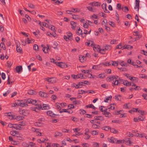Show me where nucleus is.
I'll use <instances>...</instances> for the list:
<instances>
[{
    "label": "nucleus",
    "mask_w": 147,
    "mask_h": 147,
    "mask_svg": "<svg viewBox=\"0 0 147 147\" xmlns=\"http://www.w3.org/2000/svg\"><path fill=\"white\" fill-rule=\"evenodd\" d=\"M107 4L105 3H103L102 5V7L103 9H105L107 8Z\"/></svg>",
    "instance_id": "c03bdc74"
},
{
    "label": "nucleus",
    "mask_w": 147,
    "mask_h": 147,
    "mask_svg": "<svg viewBox=\"0 0 147 147\" xmlns=\"http://www.w3.org/2000/svg\"><path fill=\"white\" fill-rule=\"evenodd\" d=\"M85 131L84 135H87L88 133L89 132V130L88 128H86L85 130Z\"/></svg>",
    "instance_id": "774afa93"
},
{
    "label": "nucleus",
    "mask_w": 147,
    "mask_h": 147,
    "mask_svg": "<svg viewBox=\"0 0 147 147\" xmlns=\"http://www.w3.org/2000/svg\"><path fill=\"white\" fill-rule=\"evenodd\" d=\"M12 64L10 61H8L7 62L6 66L8 67H10Z\"/></svg>",
    "instance_id": "c9c22d12"
},
{
    "label": "nucleus",
    "mask_w": 147,
    "mask_h": 147,
    "mask_svg": "<svg viewBox=\"0 0 147 147\" xmlns=\"http://www.w3.org/2000/svg\"><path fill=\"white\" fill-rule=\"evenodd\" d=\"M91 133V134L93 136L97 135L98 134V132L95 130H94L92 131Z\"/></svg>",
    "instance_id": "72a5a7b5"
},
{
    "label": "nucleus",
    "mask_w": 147,
    "mask_h": 147,
    "mask_svg": "<svg viewBox=\"0 0 147 147\" xmlns=\"http://www.w3.org/2000/svg\"><path fill=\"white\" fill-rule=\"evenodd\" d=\"M17 131H11L10 133L11 134L14 136H16V134Z\"/></svg>",
    "instance_id": "8fccbe9b"
},
{
    "label": "nucleus",
    "mask_w": 147,
    "mask_h": 147,
    "mask_svg": "<svg viewBox=\"0 0 147 147\" xmlns=\"http://www.w3.org/2000/svg\"><path fill=\"white\" fill-rule=\"evenodd\" d=\"M120 64L122 66H127V63H123V61H122V62H120Z\"/></svg>",
    "instance_id": "69168bd1"
},
{
    "label": "nucleus",
    "mask_w": 147,
    "mask_h": 147,
    "mask_svg": "<svg viewBox=\"0 0 147 147\" xmlns=\"http://www.w3.org/2000/svg\"><path fill=\"white\" fill-rule=\"evenodd\" d=\"M49 29H51L54 32H55L56 30L55 28V27L53 25L51 26V27H49Z\"/></svg>",
    "instance_id": "e2e57ef3"
},
{
    "label": "nucleus",
    "mask_w": 147,
    "mask_h": 147,
    "mask_svg": "<svg viewBox=\"0 0 147 147\" xmlns=\"http://www.w3.org/2000/svg\"><path fill=\"white\" fill-rule=\"evenodd\" d=\"M34 124L35 125L38 127L41 126L42 125V123L39 121L35 122Z\"/></svg>",
    "instance_id": "c756f323"
},
{
    "label": "nucleus",
    "mask_w": 147,
    "mask_h": 147,
    "mask_svg": "<svg viewBox=\"0 0 147 147\" xmlns=\"http://www.w3.org/2000/svg\"><path fill=\"white\" fill-rule=\"evenodd\" d=\"M112 63L111 64L112 65H113L114 66H117L118 65V63L117 62L112 61Z\"/></svg>",
    "instance_id": "49530a36"
},
{
    "label": "nucleus",
    "mask_w": 147,
    "mask_h": 147,
    "mask_svg": "<svg viewBox=\"0 0 147 147\" xmlns=\"http://www.w3.org/2000/svg\"><path fill=\"white\" fill-rule=\"evenodd\" d=\"M100 3L98 2L94 1L93 2L90 3H89V5H92V6H100Z\"/></svg>",
    "instance_id": "6e6552de"
},
{
    "label": "nucleus",
    "mask_w": 147,
    "mask_h": 147,
    "mask_svg": "<svg viewBox=\"0 0 147 147\" xmlns=\"http://www.w3.org/2000/svg\"><path fill=\"white\" fill-rule=\"evenodd\" d=\"M10 92V90H9L6 92L5 93H3V95L4 96H6L7 95L9 94Z\"/></svg>",
    "instance_id": "79ce46f5"
},
{
    "label": "nucleus",
    "mask_w": 147,
    "mask_h": 147,
    "mask_svg": "<svg viewBox=\"0 0 147 147\" xmlns=\"http://www.w3.org/2000/svg\"><path fill=\"white\" fill-rule=\"evenodd\" d=\"M130 138H125L124 140H123V143H124V142H128V144H130L131 143V141L130 140Z\"/></svg>",
    "instance_id": "6ab92c4d"
},
{
    "label": "nucleus",
    "mask_w": 147,
    "mask_h": 147,
    "mask_svg": "<svg viewBox=\"0 0 147 147\" xmlns=\"http://www.w3.org/2000/svg\"><path fill=\"white\" fill-rule=\"evenodd\" d=\"M93 94L95 93V91L93 90H89L86 91V93Z\"/></svg>",
    "instance_id": "864d4df0"
},
{
    "label": "nucleus",
    "mask_w": 147,
    "mask_h": 147,
    "mask_svg": "<svg viewBox=\"0 0 147 147\" xmlns=\"http://www.w3.org/2000/svg\"><path fill=\"white\" fill-rule=\"evenodd\" d=\"M92 127L94 129H98L100 127V126L96 124H93L92 125Z\"/></svg>",
    "instance_id": "2f4dec72"
},
{
    "label": "nucleus",
    "mask_w": 147,
    "mask_h": 147,
    "mask_svg": "<svg viewBox=\"0 0 147 147\" xmlns=\"http://www.w3.org/2000/svg\"><path fill=\"white\" fill-rule=\"evenodd\" d=\"M26 100H25L24 102L22 101L18 100L16 102V105L22 107H26L28 105L27 104L28 103H27L26 102Z\"/></svg>",
    "instance_id": "7ed1b4c3"
},
{
    "label": "nucleus",
    "mask_w": 147,
    "mask_h": 147,
    "mask_svg": "<svg viewBox=\"0 0 147 147\" xmlns=\"http://www.w3.org/2000/svg\"><path fill=\"white\" fill-rule=\"evenodd\" d=\"M105 45V46H104V47H105L104 49L106 51V50L110 51L112 47L111 45Z\"/></svg>",
    "instance_id": "2eb2a0df"
},
{
    "label": "nucleus",
    "mask_w": 147,
    "mask_h": 147,
    "mask_svg": "<svg viewBox=\"0 0 147 147\" xmlns=\"http://www.w3.org/2000/svg\"><path fill=\"white\" fill-rule=\"evenodd\" d=\"M99 51L100 53L102 54H104L106 53V51L104 49H101L100 48L99 49Z\"/></svg>",
    "instance_id": "412c9836"
},
{
    "label": "nucleus",
    "mask_w": 147,
    "mask_h": 147,
    "mask_svg": "<svg viewBox=\"0 0 147 147\" xmlns=\"http://www.w3.org/2000/svg\"><path fill=\"white\" fill-rule=\"evenodd\" d=\"M61 109H60L59 111V112L61 113H62L63 112H67V110H68L67 109H62L61 110Z\"/></svg>",
    "instance_id": "13d9d810"
},
{
    "label": "nucleus",
    "mask_w": 147,
    "mask_h": 147,
    "mask_svg": "<svg viewBox=\"0 0 147 147\" xmlns=\"http://www.w3.org/2000/svg\"><path fill=\"white\" fill-rule=\"evenodd\" d=\"M144 118V117L142 116H139L138 117V120L141 121H143Z\"/></svg>",
    "instance_id": "0e129e2a"
},
{
    "label": "nucleus",
    "mask_w": 147,
    "mask_h": 147,
    "mask_svg": "<svg viewBox=\"0 0 147 147\" xmlns=\"http://www.w3.org/2000/svg\"><path fill=\"white\" fill-rule=\"evenodd\" d=\"M24 117L20 116H18L16 117L15 119L19 121L23 119Z\"/></svg>",
    "instance_id": "473e14b6"
},
{
    "label": "nucleus",
    "mask_w": 147,
    "mask_h": 147,
    "mask_svg": "<svg viewBox=\"0 0 147 147\" xmlns=\"http://www.w3.org/2000/svg\"><path fill=\"white\" fill-rule=\"evenodd\" d=\"M123 84L125 86H128V84H129V82L126 80H123Z\"/></svg>",
    "instance_id": "e433bc0d"
},
{
    "label": "nucleus",
    "mask_w": 147,
    "mask_h": 147,
    "mask_svg": "<svg viewBox=\"0 0 147 147\" xmlns=\"http://www.w3.org/2000/svg\"><path fill=\"white\" fill-rule=\"evenodd\" d=\"M110 131L112 133L115 134H117L118 133V131L116 130L115 128H110Z\"/></svg>",
    "instance_id": "aec40b11"
},
{
    "label": "nucleus",
    "mask_w": 147,
    "mask_h": 147,
    "mask_svg": "<svg viewBox=\"0 0 147 147\" xmlns=\"http://www.w3.org/2000/svg\"><path fill=\"white\" fill-rule=\"evenodd\" d=\"M127 136H129L130 137H132L134 136L133 134L132 133L129 132H127Z\"/></svg>",
    "instance_id": "bf43d9fd"
},
{
    "label": "nucleus",
    "mask_w": 147,
    "mask_h": 147,
    "mask_svg": "<svg viewBox=\"0 0 147 147\" xmlns=\"http://www.w3.org/2000/svg\"><path fill=\"white\" fill-rule=\"evenodd\" d=\"M47 49H46V50L45 51V49H46L45 47L44 46V45H43L42 44L41 45L42 47H43L42 50L43 51V52L45 53H48V50L49 49V45H47Z\"/></svg>",
    "instance_id": "1a4fd4ad"
},
{
    "label": "nucleus",
    "mask_w": 147,
    "mask_h": 147,
    "mask_svg": "<svg viewBox=\"0 0 147 147\" xmlns=\"http://www.w3.org/2000/svg\"><path fill=\"white\" fill-rule=\"evenodd\" d=\"M43 106L42 107L41 106V105H38V107H35L34 108V109H32L33 111H36V109H41L42 110H48L49 109V107L46 104H43Z\"/></svg>",
    "instance_id": "f03ea898"
},
{
    "label": "nucleus",
    "mask_w": 147,
    "mask_h": 147,
    "mask_svg": "<svg viewBox=\"0 0 147 147\" xmlns=\"http://www.w3.org/2000/svg\"><path fill=\"white\" fill-rule=\"evenodd\" d=\"M34 91L33 90H28V93L30 95H33L34 94Z\"/></svg>",
    "instance_id": "c85d7f7f"
},
{
    "label": "nucleus",
    "mask_w": 147,
    "mask_h": 147,
    "mask_svg": "<svg viewBox=\"0 0 147 147\" xmlns=\"http://www.w3.org/2000/svg\"><path fill=\"white\" fill-rule=\"evenodd\" d=\"M140 77L142 78H145L147 79V76L143 74L140 75Z\"/></svg>",
    "instance_id": "680f3d73"
},
{
    "label": "nucleus",
    "mask_w": 147,
    "mask_h": 147,
    "mask_svg": "<svg viewBox=\"0 0 147 147\" xmlns=\"http://www.w3.org/2000/svg\"><path fill=\"white\" fill-rule=\"evenodd\" d=\"M93 7L92 6V7L90 6H88L87 7V8L89 10V11H94L93 10Z\"/></svg>",
    "instance_id": "6e6d98bb"
},
{
    "label": "nucleus",
    "mask_w": 147,
    "mask_h": 147,
    "mask_svg": "<svg viewBox=\"0 0 147 147\" xmlns=\"http://www.w3.org/2000/svg\"><path fill=\"white\" fill-rule=\"evenodd\" d=\"M140 87L138 86H136L135 88H130L129 89L130 90L132 91V89H134L136 90H139Z\"/></svg>",
    "instance_id": "cd10ccee"
},
{
    "label": "nucleus",
    "mask_w": 147,
    "mask_h": 147,
    "mask_svg": "<svg viewBox=\"0 0 147 147\" xmlns=\"http://www.w3.org/2000/svg\"><path fill=\"white\" fill-rule=\"evenodd\" d=\"M107 80L109 82L113 81L112 85V86H114L115 85H118L119 83L118 80H120L119 78L116 76H111L107 77Z\"/></svg>",
    "instance_id": "f257e3e1"
},
{
    "label": "nucleus",
    "mask_w": 147,
    "mask_h": 147,
    "mask_svg": "<svg viewBox=\"0 0 147 147\" xmlns=\"http://www.w3.org/2000/svg\"><path fill=\"white\" fill-rule=\"evenodd\" d=\"M73 34L69 32L67 33V36L64 35V38L66 41H68V40H73Z\"/></svg>",
    "instance_id": "20e7f679"
},
{
    "label": "nucleus",
    "mask_w": 147,
    "mask_h": 147,
    "mask_svg": "<svg viewBox=\"0 0 147 147\" xmlns=\"http://www.w3.org/2000/svg\"><path fill=\"white\" fill-rule=\"evenodd\" d=\"M108 140L109 142L112 143H114L115 142V141H116V140L113 137H111L110 138H108Z\"/></svg>",
    "instance_id": "f3484780"
},
{
    "label": "nucleus",
    "mask_w": 147,
    "mask_h": 147,
    "mask_svg": "<svg viewBox=\"0 0 147 147\" xmlns=\"http://www.w3.org/2000/svg\"><path fill=\"white\" fill-rule=\"evenodd\" d=\"M85 136L84 137V139L86 140H88L90 137V136L87 134V135H85Z\"/></svg>",
    "instance_id": "4c0bfd02"
},
{
    "label": "nucleus",
    "mask_w": 147,
    "mask_h": 147,
    "mask_svg": "<svg viewBox=\"0 0 147 147\" xmlns=\"http://www.w3.org/2000/svg\"><path fill=\"white\" fill-rule=\"evenodd\" d=\"M111 64L110 62H106L105 63H103V65L106 66L110 65Z\"/></svg>",
    "instance_id": "052dcab7"
},
{
    "label": "nucleus",
    "mask_w": 147,
    "mask_h": 147,
    "mask_svg": "<svg viewBox=\"0 0 147 147\" xmlns=\"http://www.w3.org/2000/svg\"><path fill=\"white\" fill-rule=\"evenodd\" d=\"M47 113L48 115L53 117H55L56 116H59L58 115L55 114L53 113L51 111H47Z\"/></svg>",
    "instance_id": "423d86ee"
},
{
    "label": "nucleus",
    "mask_w": 147,
    "mask_h": 147,
    "mask_svg": "<svg viewBox=\"0 0 147 147\" xmlns=\"http://www.w3.org/2000/svg\"><path fill=\"white\" fill-rule=\"evenodd\" d=\"M26 102L29 104H31L36 106V107H38V105H40L38 104V103L36 100H33L31 98H28L27 99Z\"/></svg>",
    "instance_id": "39448f33"
},
{
    "label": "nucleus",
    "mask_w": 147,
    "mask_h": 147,
    "mask_svg": "<svg viewBox=\"0 0 147 147\" xmlns=\"http://www.w3.org/2000/svg\"><path fill=\"white\" fill-rule=\"evenodd\" d=\"M115 105L114 104H110V106L109 105L108 106V109H111V110H113L115 109Z\"/></svg>",
    "instance_id": "4be33fe9"
},
{
    "label": "nucleus",
    "mask_w": 147,
    "mask_h": 147,
    "mask_svg": "<svg viewBox=\"0 0 147 147\" xmlns=\"http://www.w3.org/2000/svg\"><path fill=\"white\" fill-rule=\"evenodd\" d=\"M106 117H111V114L109 112L105 111L102 113Z\"/></svg>",
    "instance_id": "ddd939ff"
},
{
    "label": "nucleus",
    "mask_w": 147,
    "mask_h": 147,
    "mask_svg": "<svg viewBox=\"0 0 147 147\" xmlns=\"http://www.w3.org/2000/svg\"><path fill=\"white\" fill-rule=\"evenodd\" d=\"M138 78L136 77H133L132 81L135 82H137L138 81Z\"/></svg>",
    "instance_id": "58836bf2"
},
{
    "label": "nucleus",
    "mask_w": 147,
    "mask_h": 147,
    "mask_svg": "<svg viewBox=\"0 0 147 147\" xmlns=\"http://www.w3.org/2000/svg\"><path fill=\"white\" fill-rule=\"evenodd\" d=\"M110 128L109 127L104 126L102 127V129L105 131H108L110 129Z\"/></svg>",
    "instance_id": "a18cd8bd"
},
{
    "label": "nucleus",
    "mask_w": 147,
    "mask_h": 147,
    "mask_svg": "<svg viewBox=\"0 0 147 147\" xmlns=\"http://www.w3.org/2000/svg\"><path fill=\"white\" fill-rule=\"evenodd\" d=\"M72 9L73 10V12H79L80 11V10L78 8H72Z\"/></svg>",
    "instance_id": "f704fd0d"
},
{
    "label": "nucleus",
    "mask_w": 147,
    "mask_h": 147,
    "mask_svg": "<svg viewBox=\"0 0 147 147\" xmlns=\"http://www.w3.org/2000/svg\"><path fill=\"white\" fill-rule=\"evenodd\" d=\"M115 97V99L117 100H120L121 99V95L119 94L116 95Z\"/></svg>",
    "instance_id": "b1692460"
},
{
    "label": "nucleus",
    "mask_w": 147,
    "mask_h": 147,
    "mask_svg": "<svg viewBox=\"0 0 147 147\" xmlns=\"http://www.w3.org/2000/svg\"><path fill=\"white\" fill-rule=\"evenodd\" d=\"M68 108L67 109V110H69L74 108V106L73 104H69L68 105Z\"/></svg>",
    "instance_id": "bb28decb"
},
{
    "label": "nucleus",
    "mask_w": 147,
    "mask_h": 147,
    "mask_svg": "<svg viewBox=\"0 0 147 147\" xmlns=\"http://www.w3.org/2000/svg\"><path fill=\"white\" fill-rule=\"evenodd\" d=\"M112 98V96H109L108 97H107L105 98V99L104 100V101L105 102H107L108 100H111Z\"/></svg>",
    "instance_id": "7c9ffc66"
},
{
    "label": "nucleus",
    "mask_w": 147,
    "mask_h": 147,
    "mask_svg": "<svg viewBox=\"0 0 147 147\" xmlns=\"http://www.w3.org/2000/svg\"><path fill=\"white\" fill-rule=\"evenodd\" d=\"M82 71V73H84V74H88L89 75H90V76L89 77L90 78H93V77H92V74H89V70H88L86 71L85 70H81Z\"/></svg>",
    "instance_id": "dca6fc26"
},
{
    "label": "nucleus",
    "mask_w": 147,
    "mask_h": 147,
    "mask_svg": "<svg viewBox=\"0 0 147 147\" xmlns=\"http://www.w3.org/2000/svg\"><path fill=\"white\" fill-rule=\"evenodd\" d=\"M122 9V11L125 12H127L129 10L128 9L127 6L123 7Z\"/></svg>",
    "instance_id": "393cba45"
},
{
    "label": "nucleus",
    "mask_w": 147,
    "mask_h": 147,
    "mask_svg": "<svg viewBox=\"0 0 147 147\" xmlns=\"http://www.w3.org/2000/svg\"><path fill=\"white\" fill-rule=\"evenodd\" d=\"M79 57V60L81 62H84L86 61V58L84 56L81 55Z\"/></svg>",
    "instance_id": "4468645a"
},
{
    "label": "nucleus",
    "mask_w": 147,
    "mask_h": 147,
    "mask_svg": "<svg viewBox=\"0 0 147 147\" xmlns=\"http://www.w3.org/2000/svg\"><path fill=\"white\" fill-rule=\"evenodd\" d=\"M72 77L73 78L76 79L77 78H83V75L82 74H78L77 75L73 74L72 75Z\"/></svg>",
    "instance_id": "0eeeda50"
},
{
    "label": "nucleus",
    "mask_w": 147,
    "mask_h": 147,
    "mask_svg": "<svg viewBox=\"0 0 147 147\" xmlns=\"http://www.w3.org/2000/svg\"><path fill=\"white\" fill-rule=\"evenodd\" d=\"M62 135V133L60 132L57 131L55 133V137H57V136H61Z\"/></svg>",
    "instance_id": "5701e85b"
},
{
    "label": "nucleus",
    "mask_w": 147,
    "mask_h": 147,
    "mask_svg": "<svg viewBox=\"0 0 147 147\" xmlns=\"http://www.w3.org/2000/svg\"><path fill=\"white\" fill-rule=\"evenodd\" d=\"M26 112V111L25 110H21L20 111V114H22L23 115L26 116L28 114Z\"/></svg>",
    "instance_id": "a878e982"
},
{
    "label": "nucleus",
    "mask_w": 147,
    "mask_h": 147,
    "mask_svg": "<svg viewBox=\"0 0 147 147\" xmlns=\"http://www.w3.org/2000/svg\"><path fill=\"white\" fill-rule=\"evenodd\" d=\"M16 51L18 52L21 53L22 51V49L21 47H19V45H20V43H19L18 44L17 42H16Z\"/></svg>",
    "instance_id": "f8f14e48"
},
{
    "label": "nucleus",
    "mask_w": 147,
    "mask_h": 147,
    "mask_svg": "<svg viewBox=\"0 0 147 147\" xmlns=\"http://www.w3.org/2000/svg\"><path fill=\"white\" fill-rule=\"evenodd\" d=\"M80 113L81 114L84 115L86 113V111L82 109H80Z\"/></svg>",
    "instance_id": "de8ad7c7"
},
{
    "label": "nucleus",
    "mask_w": 147,
    "mask_h": 147,
    "mask_svg": "<svg viewBox=\"0 0 147 147\" xmlns=\"http://www.w3.org/2000/svg\"><path fill=\"white\" fill-rule=\"evenodd\" d=\"M137 111H138V109L133 108V109H131V110L129 111V112L130 113H131L132 112H137Z\"/></svg>",
    "instance_id": "4d7b16f0"
},
{
    "label": "nucleus",
    "mask_w": 147,
    "mask_h": 147,
    "mask_svg": "<svg viewBox=\"0 0 147 147\" xmlns=\"http://www.w3.org/2000/svg\"><path fill=\"white\" fill-rule=\"evenodd\" d=\"M117 9H118L119 10L122 9L121 7V5L119 3H118L117 5Z\"/></svg>",
    "instance_id": "3c124183"
},
{
    "label": "nucleus",
    "mask_w": 147,
    "mask_h": 147,
    "mask_svg": "<svg viewBox=\"0 0 147 147\" xmlns=\"http://www.w3.org/2000/svg\"><path fill=\"white\" fill-rule=\"evenodd\" d=\"M94 119L95 120H98L101 121H102L104 120L103 117L100 116H95Z\"/></svg>",
    "instance_id": "9d476101"
},
{
    "label": "nucleus",
    "mask_w": 147,
    "mask_h": 147,
    "mask_svg": "<svg viewBox=\"0 0 147 147\" xmlns=\"http://www.w3.org/2000/svg\"><path fill=\"white\" fill-rule=\"evenodd\" d=\"M79 93H78V94H85L86 93V91L82 90H79Z\"/></svg>",
    "instance_id": "603ef678"
},
{
    "label": "nucleus",
    "mask_w": 147,
    "mask_h": 147,
    "mask_svg": "<svg viewBox=\"0 0 147 147\" xmlns=\"http://www.w3.org/2000/svg\"><path fill=\"white\" fill-rule=\"evenodd\" d=\"M63 64L62 62H58L57 64V65L61 68H63Z\"/></svg>",
    "instance_id": "09e8293b"
},
{
    "label": "nucleus",
    "mask_w": 147,
    "mask_h": 147,
    "mask_svg": "<svg viewBox=\"0 0 147 147\" xmlns=\"http://www.w3.org/2000/svg\"><path fill=\"white\" fill-rule=\"evenodd\" d=\"M1 77L2 79L3 80H5V74L3 72L1 74Z\"/></svg>",
    "instance_id": "338daca9"
},
{
    "label": "nucleus",
    "mask_w": 147,
    "mask_h": 147,
    "mask_svg": "<svg viewBox=\"0 0 147 147\" xmlns=\"http://www.w3.org/2000/svg\"><path fill=\"white\" fill-rule=\"evenodd\" d=\"M16 70L17 73H20L21 71H22V66L20 65L17 66L16 68Z\"/></svg>",
    "instance_id": "9b49d317"
},
{
    "label": "nucleus",
    "mask_w": 147,
    "mask_h": 147,
    "mask_svg": "<svg viewBox=\"0 0 147 147\" xmlns=\"http://www.w3.org/2000/svg\"><path fill=\"white\" fill-rule=\"evenodd\" d=\"M28 5L29 7L31 8H34L35 7L34 6L32 3H29Z\"/></svg>",
    "instance_id": "5fc2aeb1"
},
{
    "label": "nucleus",
    "mask_w": 147,
    "mask_h": 147,
    "mask_svg": "<svg viewBox=\"0 0 147 147\" xmlns=\"http://www.w3.org/2000/svg\"><path fill=\"white\" fill-rule=\"evenodd\" d=\"M56 80L55 78H49V82L50 83H54L56 82Z\"/></svg>",
    "instance_id": "a211bd4d"
},
{
    "label": "nucleus",
    "mask_w": 147,
    "mask_h": 147,
    "mask_svg": "<svg viewBox=\"0 0 147 147\" xmlns=\"http://www.w3.org/2000/svg\"><path fill=\"white\" fill-rule=\"evenodd\" d=\"M63 2V1L60 2L59 0H57L54 2V4L55 5H56V4L59 5L60 4L62 3Z\"/></svg>",
    "instance_id": "ea45409f"
},
{
    "label": "nucleus",
    "mask_w": 147,
    "mask_h": 147,
    "mask_svg": "<svg viewBox=\"0 0 147 147\" xmlns=\"http://www.w3.org/2000/svg\"><path fill=\"white\" fill-rule=\"evenodd\" d=\"M33 49L37 51L38 49V45L36 44H34V45Z\"/></svg>",
    "instance_id": "a19ab883"
},
{
    "label": "nucleus",
    "mask_w": 147,
    "mask_h": 147,
    "mask_svg": "<svg viewBox=\"0 0 147 147\" xmlns=\"http://www.w3.org/2000/svg\"><path fill=\"white\" fill-rule=\"evenodd\" d=\"M49 93L47 94L46 92H44L43 95V96L42 97L44 98H47L48 97L49 95Z\"/></svg>",
    "instance_id": "37998d69"
}]
</instances>
